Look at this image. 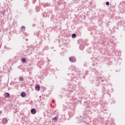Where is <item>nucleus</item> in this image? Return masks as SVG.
<instances>
[{
	"instance_id": "5",
	"label": "nucleus",
	"mask_w": 125,
	"mask_h": 125,
	"mask_svg": "<svg viewBox=\"0 0 125 125\" xmlns=\"http://www.w3.org/2000/svg\"><path fill=\"white\" fill-rule=\"evenodd\" d=\"M5 97H6V98H8V97H9L10 96V95L9 94V93H6L4 94Z\"/></svg>"
},
{
	"instance_id": "10",
	"label": "nucleus",
	"mask_w": 125,
	"mask_h": 125,
	"mask_svg": "<svg viewBox=\"0 0 125 125\" xmlns=\"http://www.w3.org/2000/svg\"><path fill=\"white\" fill-rule=\"evenodd\" d=\"M20 81H21L22 82V81H23V77H20Z\"/></svg>"
},
{
	"instance_id": "2",
	"label": "nucleus",
	"mask_w": 125,
	"mask_h": 125,
	"mask_svg": "<svg viewBox=\"0 0 125 125\" xmlns=\"http://www.w3.org/2000/svg\"><path fill=\"white\" fill-rule=\"evenodd\" d=\"M26 95H27V94H26L25 92H22L21 93V97H25Z\"/></svg>"
},
{
	"instance_id": "6",
	"label": "nucleus",
	"mask_w": 125,
	"mask_h": 125,
	"mask_svg": "<svg viewBox=\"0 0 125 125\" xmlns=\"http://www.w3.org/2000/svg\"><path fill=\"white\" fill-rule=\"evenodd\" d=\"M3 124H7V120L4 119L2 120Z\"/></svg>"
},
{
	"instance_id": "11",
	"label": "nucleus",
	"mask_w": 125,
	"mask_h": 125,
	"mask_svg": "<svg viewBox=\"0 0 125 125\" xmlns=\"http://www.w3.org/2000/svg\"><path fill=\"white\" fill-rule=\"evenodd\" d=\"M109 2H106L105 3L106 5H109Z\"/></svg>"
},
{
	"instance_id": "13",
	"label": "nucleus",
	"mask_w": 125,
	"mask_h": 125,
	"mask_svg": "<svg viewBox=\"0 0 125 125\" xmlns=\"http://www.w3.org/2000/svg\"><path fill=\"white\" fill-rule=\"evenodd\" d=\"M40 97L41 98V97H42V96H40Z\"/></svg>"
},
{
	"instance_id": "7",
	"label": "nucleus",
	"mask_w": 125,
	"mask_h": 125,
	"mask_svg": "<svg viewBox=\"0 0 125 125\" xmlns=\"http://www.w3.org/2000/svg\"><path fill=\"white\" fill-rule=\"evenodd\" d=\"M21 61H22V62H26V59L22 58V60H21Z\"/></svg>"
},
{
	"instance_id": "3",
	"label": "nucleus",
	"mask_w": 125,
	"mask_h": 125,
	"mask_svg": "<svg viewBox=\"0 0 125 125\" xmlns=\"http://www.w3.org/2000/svg\"><path fill=\"white\" fill-rule=\"evenodd\" d=\"M35 89L37 91H40V89H41V86H40V85H36L35 87Z\"/></svg>"
},
{
	"instance_id": "8",
	"label": "nucleus",
	"mask_w": 125,
	"mask_h": 125,
	"mask_svg": "<svg viewBox=\"0 0 125 125\" xmlns=\"http://www.w3.org/2000/svg\"><path fill=\"white\" fill-rule=\"evenodd\" d=\"M72 38H73V39H75L76 38V34H73L72 35Z\"/></svg>"
},
{
	"instance_id": "12",
	"label": "nucleus",
	"mask_w": 125,
	"mask_h": 125,
	"mask_svg": "<svg viewBox=\"0 0 125 125\" xmlns=\"http://www.w3.org/2000/svg\"><path fill=\"white\" fill-rule=\"evenodd\" d=\"M22 30H25V26L21 27Z\"/></svg>"
},
{
	"instance_id": "4",
	"label": "nucleus",
	"mask_w": 125,
	"mask_h": 125,
	"mask_svg": "<svg viewBox=\"0 0 125 125\" xmlns=\"http://www.w3.org/2000/svg\"><path fill=\"white\" fill-rule=\"evenodd\" d=\"M69 61H70V62H76V59L72 58V57H70L69 58Z\"/></svg>"
},
{
	"instance_id": "9",
	"label": "nucleus",
	"mask_w": 125,
	"mask_h": 125,
	"mask_svg": "<svg viewBox=\"0 0 125 125\" xmlns=\"http://www.w3.org/2000/svg\"><path fill=\"white\" fill-rule=\"evenodd\" d=\"M53 121H56L57 120V118L54 117L53 118Z\"/></svg>"
},
{
	"instance_id": "1",
	"label": "nucleus",
	"mask_w": 125,
	"mask_h": 125,
	"mask_svg": "<svg viewBox=\"0 0 125 125\" xmlns=\"http://www.w3.org/2000/svg\"><path fill=\"white\" fill-rule=\"evenodd\" d=\"M31 114H32V115H35V114H36V113H37V111L36 110V109L35 108H32L31 110Z\"/></svg>"
}]
</instances>
